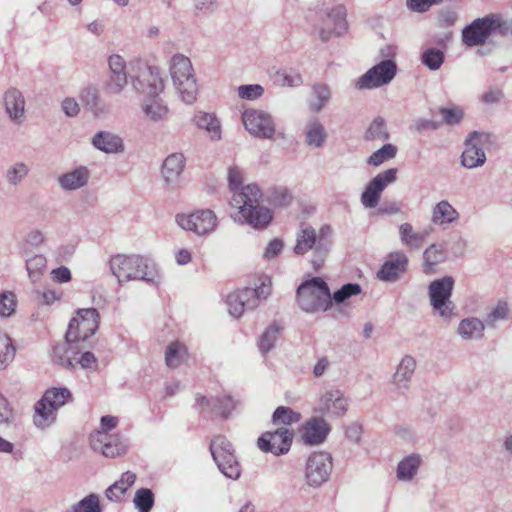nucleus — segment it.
<instances>
[{
	"mask_svg": "<svg viewBox=\"0 0 512 512\" xmlns=\"http://www.w3.org/2000/svg\"><path fill=\"white\" fill-rule=\"evenodd\" d=\"M262 191L257 184H248L232 194L231 205L239 210L240 220L255 229H263L272 221L270 209L259 204Z\"/></svg>",
	"mask_w": 512,
	"mask_h": 512,
	"instance_id": "1",
	"label": "nucleus"
},
{
	"mask_svg": "<svg viewBox=\"0 0 512 512\" xmlns=\"http://www.w3.org/2000/svg\"><path fill=\"white\" fill-rule=\"evenodd\" d=\"M109 264L120 283L131 280L153 283L159 277L154 261L141 255L118 254L110 259Z\"/></svg>",
	"mask_w": 512,
	"mask_h": 512,
	"instance_id": "2",
	"label": "nucleus"
},
{
	"mask_svg": "<svg viewBox=\"0 0 512 512\" xmlns=\"http://www.w3.org/2000/svg\"><path fill=\"white\" fill-rule=\"evenodd\" d=\"M296 301L306 313L325 312L332 307V297L328 284L321 277H313L302 282L296 291Z\"/></svg>",
	"mask_w": 512,
	"mask_h": 512,
	"instance_id": "3",
	"label": "nucleus"
},
{
	"mask_svg": "<svg viewBox=\"0 0 512 512\" xmlns=\"http://www.w3.org/2000/svg\"><path fill=\"white\" fill-rule=\"evenodd\" d=\"M129 79L133 89L147 97L159 96L165 89L160 69L141 60L129 63Z\"/></svg>",
	"mask_w": 512,
	"mask_h": 512,
	"instance_id": "4",
	"label": "nucleus"
},
{
	"mask_svg": "<svg viewBox=\"0 0 512 512\" xmlns=\"http://www.w3.org/2000/svg\"><path fill=\"white\" fill-rule=\"evenodd\" d=\"M170 75L180 98L186 104H192L198 94V85L191 60L183 54L171 58Z\"/></svg>",
	"mask_w": 512,
	"mask_h": 512,
	"instance_id": "5",
	"label": "nucleus"
},
{
	"mask_svg": "<svg viewBox=\"0 0 512 512\" xmlns=\"http://www.w3.org/2000/svg\"><path fill=\"white\" fill-rule=\"evenodd\" d=\"M270 294L271 279L264 277L257 288H244L227 296L229 313L234 318H239L245 310L255 309L260 301L265 300Z\"/></svg>",
	"mask_w": 512,
	"mask_h": 512,
	"instance_id": "6",
	"label": "nucleus"
},
{
	"mask_svg": "<svg viewBox=\"0 0 512 512\" xmlns=\"http://www.w3.org/2000/svg\"><path fill=\"white\" fill-rule=\"evenodd\" d=\"M455 280L452 276H444L430 282L428 295L435 314L449 320L455 315V304L451 301Z\"/></svg>",
	"mask_w": 512,
	"mask_h": 512,
	"instance_id": "7",
	"label": "nucleus"
},
{
	"mask_svg": "<svg viewBox=\"0 0 512 512\" xmlns=\"http://www.w3.org/2000/svg\"><path fill=\"white\" fill-rule=\"evenodd\" d=\"M99 327V313L95 308L79 309L76 316L70 320L66 332L68 342L87 340Z\"/></svg>",
	"mask_w": 512,
	"mask_h": 512,
	"instance_id": "8",
	"label": "nucleus"
},
{
	"mask_svg": "<svg viewBox=\"0 0 512 512\" xmlns=\"http://www.w3.org/2000/svg\"><path fill=\"white\" fill-rule=\"evenodd\" d=\"M211 455L219 470L230 479L240 476V465L231 443L222 435L215 436L210 444Z\"/></svg>",
	"mask_w": 512,
	"mask_h": 512,
	"instance_id": "9",
	"label": "nucleus"
},
{
	"mask_svg": "<svg viewBox=\"0 0 512 512\" xmlns=\"http://www.w3.org/2000/svg\"><path fill=\"white\" fill-rule=\"evenodd\" d=\"M493 135L489 132L472 131L464 141V151L461 154V165L468 169L481 167L486 162L483 147L492 143Z\"/></svg>",
	"mask_w": 512,
	"mask_h": 512,
	"instance_id": "10",
	"label": "nucleus"
},
{
	"mask_svg": "<svg viewBox=\"0 0 512 512\" xmlns=\"http://www.w3.org/2000/svg\"><path fill=\"white\" fill-rule=\"evenodd\" d=\"M347 11L343 5H336L327 10L316 25L315 30L322 41L341 36L348 30Z\"/></svg>",
	"mask_w": 512,
	"mask_h": 512,
	"instance_id": "11",
	"label": "nucleus"
},
{
	"mask_svg": "<svg viewBox=\"0 0 512 512\" xmlns=\"http://www.w3.org/2000/svg\"><path fill=\"white\" fill-rule=\"evenodd\" d=\"M397 71L398 66L394 59H382L358 79L356 87L358 89H375L385 86L394 79Z\"/></svg>",
	"mask_w": 512,
	"mask_h": 512,
	"instance_id": "12",
	"label": "nucleus"
},
{
	"mask_svg": "<svg viewBox=\"0 0 512 512\" xmlns=\"http://www.w3.org/2000/svg\"><path fill=\"white\" fill-rule=\"evenodd\" d=\"M245 129L251 134L263 139H272L276 132L273 117L266 111L247 109L242 114Z\"/></svg>",
	"mask_w": 512,
	"mask_h": 512,
	"instance_id": "13",
	"label": "nucleus"
},
{
	"mask_svg": "<svg viewBox=\"0 0 512 512\" xmlns=\"http://www.w3.org/2000/svg\"><path fill=\"white\" fill-rule=\"evenodd\" d=\"M332 458L326 452L311 454L306 462L305 478L311 487H320L325 483L332 472Z\"/></svg>",
	"mask_w": 512,
	"mask_h": 512,
	"instance_id": "14",
	"label": "nucleus"
},
{
	"mask_svg": "<svg viewBox=\"0 0 512 512\" xmlns=\"http://www.w3.org/2000/svg\"><path fill=\"white\" fill-rule=\"evenodd\" d=\"M177 224L184 230L192 231L197 235H205L214 231L217 218L211 210H198L191 214H178Z\"/></svg>",
	"mask_w": 512,
	"mask_h": 512,
	"instance_id": "15",
	"label": "nucleus"
},
{
	"mask_svg": "<svg viewBox=\"0 0 512 512\" xmlns=\"http://www.w3.org/2000/svg\"><path fill=\"white\" fill-rule=\"evenodd\" d=\"M397 171L398 170L396 168H389L383 172H380L369 181L361 194V202L364 207H377L382 192L389 184L396 181Z\"/></svg>",
	"mask_w": 512,
	"mask_h": 512,
	"instance_id": "16",
	"label": "nucleus"
},
{
	"mask_svg": "<svg viewBox=\"0 0 512 512\" xmlns=\"http://www.w3.org/2000/svg\"><path fill=\"white\" fill-rule=\"evenodd\" d=\"M109 75L104 88L109 95H120L126 88L129 78V70L124 58L118 54H113L108 58Z\"/></svg>",
	"mask_w": 512,
	"mask_h": 512,
	"instance_id": "17",
	"label": "nucleus"
},
{
	"mask_svg": "<svg viewBox=\"0 0 512 512\" xmlns=\"http://www.w3.org/2000/svg\"><path fill=\"white\" fill-rule=\"evenodd\" d=\"M492 24L490 13L484 17L474 19L462 29V43L467 47L484 45L489 37L492 36Z\"/></svg>",
	"mask_w": 512,
	"mask_h": 512,
	"instance_id": "18",
	"label": "nucleus"
},
{
	"mask_svg": "<svg viewBox=\"0 0 512 512\" xmlns=\"http://www.w3.org/2000/svg\"><path fill=\"white\" fill-rule=\"evenodd\" d=\"M408 264L409 260L404 252H390L378 270L377 277L384 282H396L407 272Z\"/></svg>",
	"mask_w": 512,
	"mask_h": 512,
	"instance_id": "19",
	"label": "nucleus"
},
{
	"mask_svg": "<svg viewBox=\"0 0 512 512\" xmlns=\"http://www.w3.org/2000/svg\"><path fill=\"white\" fill-rule=\"evenodd\" d=\"M292 433L287 428H278L275 432H265L258 439V447L263 452L281 455L289 451Z\"/></svg>",
	"mask_w": 512,
	"mask_h": 512,
	"instance_id": "20",
	"label": "nucleus"
},
{
	"mask_svg": "<svg viewBox=\"0 0 512 512\" xmlns=\"http://www.w3.org/2000/svg\"><path fill=\"white\" fill-rule=\"evenodd\" d=\"M91 448L105 457L115 458L127 452V443L119 433L105 437H89Z\"/></svg>",
	"mask_w": 512,
	"mask_h": 512,
	"instance_id": "21",
	"label": "nucleus"
},
{
	"mask_svg": "<svg viewBox=\"0 0 512 512\" xmlns=\"http://www.w3.org/2000/svg\"><path fill=\"white\" fill-rule=\"evenodd\" d=\"M236 402L230 395H220L216 398H207L205 396H196V406L200 412H214L226 418L235 408Z\"/></svg>",
	"mask_w": 512,
	"mask_h": 512,
	"instance_id": "22",
	"label": "nucleus"
},
{
	"mask_svg": "<svg viewBox=\"0 0 512 512\" xmlns=\"http://www.w3.org/2000/svg\"><path fill=\"white\" fill-rule=\"evenodd\" d=\"M4 105L9 118L17 123H22L25 113V99L22 92L16 88L8 89L4 94Z\"/></svg>",
	"mask_w": 512,
	"mask_h": 512,
	"instance_id": "23",
	"label": "nucleus"
},
{
	"mask_svg": "<svg viewBox=\"0 0 512 512\" xmlns=\"http://www.w3.org/2000/svg\"><path fill=\"white\" fill-rule=\"evenodd\" d=\"M416 368L415 359L406 355L397 366L396 372L392 377V383L400 393H405L409 389V383Z\"/></svg>",
	"mask_w": 512,
	"mask_h": 512,
	"instance_id": "24",
	"label": "nucleus"
},
{
	"mask_svg": "<svg viewBox=\"0 0 512 512\" xmlns=\"http://www.w3.org/2000/svg\"><path fill=\"white\" fill-rule=\"evenodd\" d=\"M95 148L108 154L122 153L125 150L123 139L110 131H100L92 138Z\"/></svg>",
	"mask_w": 512,
	"mask_h": 512,
	"instance_id": "25",
	"label": "nucleus"
},
{
	"mask_svg": "<svg viewBox=\"0 0 512 512\" xmlns=\"http://www.w3.org/2000/svg\"><path fill=\"white\" fill-rule=\"evenodd\" d=\"M90 178V171L85 166L77 167L58 177V184L64 191H74L84 187Z\"/></svg>",
	"mask_w": 512,
	"mask_h": 512,
	"instance_id": "26",
	"label": "nucleus"
},
{
	"mask_svg": "<svg viewBox=\"0 0 512 512\" xmlns=\"http://www.w3.org/2000/svg\"><path fill=\"white\" fill-rule=\"evenodd\" d=\"M185 157L182 153H172L163 161L161 173L167 184H176L185 167Z\"/></svg>",
	"mask_w": 512,
	"mask_h": 512,
	"instance_id": "27",
	"label": "nucleus"
},
{
	"mask_svg": "<svg viewBox=\"0 0 512 512\" xmlns=\"http://www.w3.org/2000/svg\"><path fill=\"white\" fill-rule=\"evenodd\" d=\"M328 134L324 125L316 117L308 120L305 127V143L311 148H322L327 140Z\"/></svg>",
	"mask_w": 512,
	"mask_h": 512,
	"instance_id": "28",
	"label": "nucleus"
},
{
	"mask_svg": "<svg viewBox=\"0 0 512 512\" xmlns=\"http://www.w3.org/2000/svg\"><path fill=\"white\" fill-rule=\"evenodd\" d=\"M329 433V426L322 418H313L304 428L303 439L306 444L318 445L322 443Z\"/></svg>",
	"mask_w": 512,
	"mask_h": 512,
	"instance_id": "29",
	"label": "nucleus"
},
{
	"mask_svg": "<svg viewBox=\"0 0 512 512\" xmlns=\"http://www.w3.org/2000/svg\"><path fill=\"white\" fill-rule=\"evenodd\" d=\"M141 110L145 117L153 122L165 120L169 113L168 106L158 96L147 97L144 99L141 103Z\"/></svg>",
	"mask_w": 512,
	"mask_h": 512,
	"instance_id": "30",
	"label": "nucleus"
},
{
	"mask_svg": "<svg viewBox=\"0 0 512 512\" xmlns=\"http://www.w3.org/2000/svg\"><path fill=\"white\" fill-rule=\"evenodd\" d=\"M58 410L41 398L34 405L33 422L37 428L45 429L56 422Z\"/></svg>",
	"mask_w": 512,
	"mask_h": 512,
	"instance_id": "31",
	"label": "nucleus"
},
{
	"mask_svg": "<svg viewBox=\"0 0 512 512\" xmlns=\"http://www.w3.org/2000/svg\"><path fill=\"white\" fill-rule=\"evenodd\" d=\"M58 410L41 398L34 405L33 422L37 428L45 429L56 422Z\"/></svg>",
	"mask_w": 512,
	"mask_h": 512,
	"instance_id": "32",
	"label": "nucleus"
},
{
	"mask_svg": "<svg viewBox=\"0 0 512 512\" xmlns=\"http://www.w3.org/2000/svg\"><path fill=\"white\" fill-rule=\"evenodd\" d=\"M193 122L198 128L206 130L212 140L221 139V125L215 114L199 111L195 113Z\"/></svg>",
	"mask_w": 512,
	"mask_h": 512,
	"instance_id": "33",
	"label": "nucleus"
},
{
	"mask_svg": "<svg viewBox=\"0 0 512 512\" xmlns=\"http://www.w3.org/2000/svg\"><path fill=\"white\" fill-rule=\"evenodd\" d=\"M331 229L329 226L321 227L319 234L317 235V244L315 247V258H312L311 263L315 270L322 267L326 256L328 255L331 241L329 236Z\"/></svg>",
	"mask_w": 512,
	"mask_h": 512,
	"instance_id": "34",
	"label": "nucleus"
},
{
	"mask_svg": "<svg viewBox=\"0 0 512 512\" xmlns=\"http://www.w3.org/2000/svg\"><path fill=\"white\" fill-rule=\"evenodd\" d=\"M136 481V474L130 471L124 472L120 480L109 486L105 495L108 500L113 502H120L123 495L126 493L129 487H131Z\"/></svg>",
	"mask_w": 512,
	"mask_h": 512,
	"instance_id": "35",
	"label": "nucleus"
},
{
	"mask_svg": "<svg viewBox=\"0 0 512 512\" xmlns=\"http://www.w3.org/2000/svg\"><path fill=\"white\" fill-rule=\"evenodd\" d=\"M485 324L477 317L462 319L457 332L464 340L481 339L484 335Z\"/></svg>",
	"mask_w": 512,
	"mask_h": 512,
	"instance_id": "36",
	"label": "nucleus"
},
{
	"mask_svg": "<svg viewBox=\"0 0 512 512\" xmlns=\"http://www.w3.org/2000/svg\"><path fill=\"white\" fill-rule=\"evenodd\" d=\"M446 258L444 244L430 245L423 253V272L425 274L433 273L434 267L437 264L445 262Z\"/></svg>",
	"mask_w": 512,
	"mask_h": 512,
	"instance_id": "37",
	"label": "nucleus"
},
{
	"mask_svg": "<svg viewBox=\"0 0 512 512\" xmlns=\"http://www.w3.org/2000/svg\"><path fill=\"white\" fill-rule=\"evenodd\" d=\"M317 244V234L313 227L309 225H302L301 230L297 236V243L294 251L296 254H304L310 249H314ZM313 258H315V251L313 252Z\"/></svg>",
	"mask_w": 512,
	"mask_h": 512,
	"instance_id": "38",
	"label": "nucleus"
},
{
	"mask_svg": "<svg viewBox=\"0 0 512 512\" xmlns=\"http://www.w3.org/2000/svg\"><path fill=\"white\" fill-rule=\"evenodd\" d=\"M331 98V91L325 84H315L312 86L311 96L308 99L309 110L318 113L329 102Z\"/></svg>",
	"mask_w": 512,
	"mask_h": 512,
	"instance_id": "39",
	"label": "nucleus"
},
{
	"mask_svg": "<svg viewBox=\"0 0 512 512\" xmlns=\"http://www.w3.org/2000/svg\"><path fill=\"white\" fill-rule=\"evenodd\" d=\"M41 398L44 402H50V406H53L57 410L64 405L73 402V395L66 387L49 388L44 392Z\"/></svg>",
	"mask_w": 512,
	"mask_h": 512,
	"instance_id": "40",
	"label": "nucleus"
},
{
	"mask_svg": "<svg viewBox=\"0 0 512 512\" xmlns=\"http://www.w3.org/2000/svg\"><path fill=\"white\" fill-rule=\"evenodd\" d=\"M421 464V457L418 454H411L404 457L397 465V478L401 481L412 480Z\"/></svg>",
	"mask_w": 512,
	"mask_h": 512,
	"instance_id": "41",
	"label": "nucleus"
},
{
	"mask_svg": "<svg viewBox=\"0 0 512 512\" xmlns=\"http://www.w3.org/2000/svg\"><path fill=\"white\" fill-rule=\"evenodd\" d=\"M459 217L457 210L446 200H442L433 208L432 221L435 224H450Z\"/></svg>",
	"mask_w": 512,
	"mask_h": 512,
	"instance_id": "42",
	"label": "nucleus"
},
{
	"mask_svg": "<svg viewBox=\"0 0 512 512\" xmlns=\"http://www.w3.org/2000/svg\"><path fill=\"white\" fill-rule=\"evenodd\" d=\"M187 357V347L179 341L170 343L166 348L165 362L169 368L174 369L179 367Z\"/></svg>",
	"mask_w": 512,
	"mask_h": 512,
	"instance_id": "43",
	"label": "nucleus"
},
{
	"mask_svg": "<svg viewBox=\"0 0 512 512\" xmlns=\"http://www.w3.org/2000/svg\"><path fill=\"white\" fill-rule=\"evenodd\" d=\"M400 239L403 244L409 246L412 249H418L422 246L426 232L415 233L410 223H403L399 226Z\"/></svg>",
	"mask_w": 512,
	"mask_h": 512,
	"instance_id": "44",
	"label": "nucleus"
},
{
	"mask_svg": "<svg viewBox=\"0 0 512 512\" xmlns=\"http://www.w3.org/2000/svg\"><path fill=\"white\" fill-rule=\"evenodd\" d=\"M397 147L392 143H386L381 148L373 152L367 159V164L377 167L386 161L396 157Z\"/></svg>",
	"mask_w": 512,
	"mask_h": 512,
	"instance_id": "45",
	"label": "nucleus"
},
{
	"mask_svg": "<svg viewBox=\"0 0 512 512\" xmlns=\"http://www.w3.org/2000/svg\"><path fill=\"white\" fill-rule=\"evenodd\" d=\"M29 174V167L24 162H15L9 166L4 178L10 186H18Z\"/></svg>",
	"mask_w": 512,
	"mask_h": 512,
	"instance_id": "46",
	"label": "nucleus"
},
{
	"mask_svg": "<svg viewBox=\"0 0 512 512\" xmlns=\"http://www.w3.org/2000/svg\"><path fill=\"white\" fill-rule=\"evenodd\" d=\"M445 60L444 52L438 48H428L421 55V61L429 70H438Z\"/></svg>",
	"mask_w": 512,
	"mask_h": 512,
	"instance_id": "47",
	"label": "nucleus"
},
{
	"mask_svg": "<svg viewBox=\"0 0 512 512\" xmlns=\"http://www.w3.org/2000/svg\"><path fill=\"white\" fill-rule=\"evenodd\" d=\"M275 81L283 87L294 88L303 84V77L296 70H279L275 74Z\"/></svg>",
	"mask_w": 512,
	"mask_h": 512,
	"instance_id": "48",
	"label": "nucleus"
},
{
	"mask_svg": "<svg viewBox=\"0 0 512 512\" xmlns=\"http://www.w3.org/2000/svg\"><path fill=\"white\" fill-rule=\"evenodd\" d=\"M154 501V494L152 490L148 488L138 489L133 499V503L139 512H150Z\"/></svg>",
	"mask_w": 512,
	"mask_h": 512,
	"instance_id": "49",
	"label": "nucleus"
},
{
	"mask_svg": "<svg viewBox=\"0 0 512 512\" xmlns=\"http://www.w3.org/2000/svg\"><path fill=\"white\" fill-rule=\"evenodd\" d=\"M389 137L390 134L386 129V122L382 117L375 118L365 133L366 140H387Z\"/></svg>",
	"mask_w": 512,
	"mask_h": 512,
	"instance_id": "50",
	"label": "nucleus"
},
{
	"mask_svg": "<svg viewBox=\"0 0 512 512\" xmlns=\"http://www.w3.org/2000/svg\"><path fill=\"white\" fill-rule=\"evenodd\" d=\"M280 328L276 324L270 325L261 335L258 347L262 354L268 353L275 345Z\"/></svg>",
	"mask_w": 512,
	"mask_h": 512,
	"instance_id": "51",
	"label": "nucleus"
},
{
	"mask_svg": "<svg viewBox=\"0 0 512 512\" xmlns=\"http://www.w3.org/2000/svg\"><path fill=\"white\" fill-rule=\"evenodd\" d=\"M492 24V35L506 37L512 36V19L506 20L500 13H490Z\"/></svg>",
	"mask_w": 512,
	"mask_h": 512,
	"instance_id": "52",
	"label": "nucleus"
},
{
	"mask_svg": "<svg viewBox=\"0 0 512 512\" xmlns=\"http://www.w3.org/2000/svg\"><path fill=\"white\" fill-rule=\"evenodd\" d=\"M324 401L328 410L340 415L346 411V401L339 390L328 391L324 395Z\"/></svg>",
	"mask_w": 512,
	"mask_h": 512,
	"instance_id": "53",
	"label": "nucleus"
},
{
	"mask_svg": "<svg viewBox=\"0 0 512 512\" xmlns=\"http://www.w3.org/2000/svg\"><path fill=\"white\" fill-rule=\"evenodd\" d=\"M292 199V194L286 187H274L269 191L268 200L276 207L288 206Z\"/></svg>",
	"mask_w": 512,
	"mask_h": 512,
	"instance_id": "54",
	"label": "nucleus"
},
{
	"mask_svg": "<svg viewBox=\"0 0 512 512\" xmlns=\"http://www.w3.org/2000/svg\"><path fill=\"white\" fill-rule=\"evenodd\" d=\"M72 512H102L99 497L96 494H90L73 504L71 507Z\"/></svg>",
	"mask_w": 512,
	"mask_h": 512,
	"instance_id": "55",
	"label": "nucleus"
},
{
	"mask_svg": "<svg viewBox=\"0 0 512 512\" xmlns=\"http://www.w3.org/2000/svg\"><path fill=\"white\" fill-rule=\"evenodd\" d=\"M301 419V415L295 411H293L289 407L280 406L273 413V423L274 424H285L290 425L292 423H297Z\"/></svg>",
	"mask_w": 512,
	"mask_h": 512,
	"instance_id": "56",
	"label": "nucleus"
},
{
	"mask_svg": "<svg viewBox=\"0 0 512 512\" xmlns=\"http://www.w3.org/2000/svg\"><path fill=\"white\" fill-rule=\"evenodd\" d=\"M15 356V347L6 334L0 333V368L6 367Z\"/></svg>",
	"mask_w": 512,
	"mask_h": 512,
	"instance_id": "57",
	"label": "nucleus"
},
{
	"mask_svg": "<svg viewBox=\"0 0 512 512\" xmlns=\"http://www.w3.org/2000/svg\"><path fill=\"white\" fill-rule=\"evenodd\" d=\"M438 111L442 116L441 125L443 123L449 126L458 125L464 118V112L458 106L439 107Z\"/></svg>",
	"mask_w": 512,
	"mask_h": 512,
	"instance_id": "58",
	"label": "nucleus"
},
{
	"mask_svg": "<svg viewBox=\"0 0 512 512\" xmlns=\"http://www.w3.org/2000/svg\"><path fill=\"white\" fill-rule=\"evenodd\" d=\"M119 424V418L112 415H105L100 418L99 427L90 434V437H105L111 435L109 432L115 429Z\"/></svg>",
	"mask_w": 512,
	"mask_h": 512,
	"instance_id": "59",
	"label": "nucleus"
},
{
	"mask_svg": "<svg viewBox=\"0 0 512 512\" xmlns=\"http://www.w3.org/2000/svg\"><path fill=\"white\" fill-rule=\"evenodd\" d=\"M46 258L43 255H34L26 261V268L29 274V277L33 281H37L39 276L46 268Z\"/></svg>",
	"mask_w": 512,
	"mask_h": 512,
	"instance_id": "60",
	"label": "nucleus"
},
{
	"mask_svg": "<svg viewBox=\"0 0 512 512\" xmlns=\"http://www.w3.org/2000/svg\"><path fill=\"white\" fill-rule=\"evenodd\" d=\"M509 318V306L506 301L499 300L496 307L487 314L485 322L487 325L494 327L498 320H507Z\"/></svg>",
	"mask_w": 512,
	"mask_h": 512,
	"instance_id": "61",
	"label": "nucleus"
},
{
	"mask_svg": "<svg viewBox=\"0 0 512 512\" xmlns=\"http://www.w3.org/2000/svg\"><path fill=\"white\" fill-rule=\"evenodd\" d=\"M16 304V295L13 292L4 291L0 293V316H11L15 312Z\"/></svg>",
	"mask_w": 512,
	"mask_h": 512,
	"instance_id": "62",
	"label": "nucleus"
},
{
	"mask_svg": "<svg viewBox=\"0 0 512 512\" xmlns=\"http://www.w3.org/2000/svg\"><path fill=\"white\" fill-rule=\"evenodd\" d=\"M264 93V88L260 84L241 85L238 87V96L245 100H255Z\"/></svg>",
	"mask_w": 512,
	"mask_h": 512,
	"instance_id": "63",
	"label": "nucleus"
},
{
	"mask_svg": "<svg viewBox=\"0 0 512 512\" xmlns=\"http://www.w3.org/2000/svg\"><path fill=\"white\" fill-rule=\"evenodd\" d=\"M228 185L232 194L235 190L241 189L245 185L243 183V170L237 165H232L228 168Z\"/></svg>",
	"mask_w": 512,
	"mask_h": 512,
	"instance_id": "64",
	"label": "nucleus"
}]
</instances>
